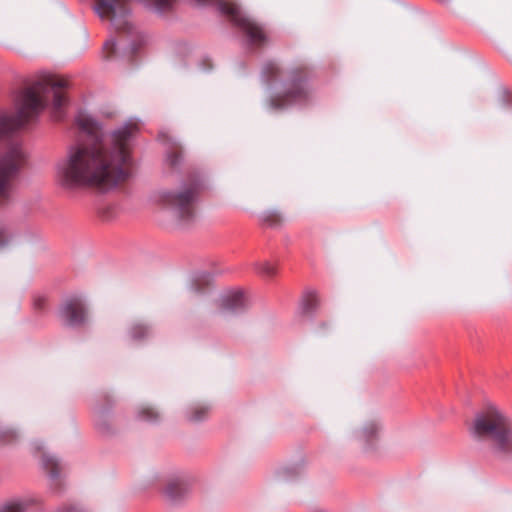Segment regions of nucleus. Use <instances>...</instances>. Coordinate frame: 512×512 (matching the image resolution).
<instances>
[{
	"instance_id": "1",
	"label": "nucleus",
	"mask_w": 512,
	"mask_h": 512,
	"mask_svg": "<svg viewBox=\"0 0 512 512\" xmlns=\"http://www.w3.org/2000/svg\"><path fill=\"white\" fill-rule=\"evenodd\" d=\"M79 129L93 140L70 146L55 166L58 183L69 189L93 187L108 192L131 175V137L136 125L126 123L110 134H103L95 117L85 111L76 116Z\"/></svg>"
},
{
	"instance_id": "2",
	"label": "nucleus",
	"mask_w": 512,
	"mask_h": 512,
	"mask_svg": "<svg viewBox=\"0 0 512 512\" xmlns=\"http://www.w3.org/2000/svg\"><path fill=\"white\" fill-rule=\"evenodd\" d=\"M68 87L65 78L51 74L41 76L31 86L25 88L15 99V112L0 109V139L24 126L46 106V95L53 93L55 117H60V109L66 98L62 90Z\"/></svg>"
},
{
	"instance_id": "3",
	"label": "nucleus",
	"mask_w": 512,
	"mask_h": 512,
	"mask_svg": "<svg viewBox=\"0 0 512 512\" xmlns=\"http://www.w3.org/2000/svg\"><path fill=\"white\" fill-rule=\"evenodd\" d=\"M471 433L475 437L490 440L496 453L512 455V421L498 407L489 405L477 414Z\"/></svg>"
},
{
	"instance_id": "4",
	"label": "nucleus",
	"mask_w": 512,
	"mask_h": 512,
	"mask_svg": "<svg viewBox=\"0 0 512 512\" xmlns=\"http://www.w3.org/2000/svg\"><path fill=\"white\" fill-rule=\"evenodd\" d=\"M135 2L156 13L171 10L176 0H94V11L102 19L115 22L117 17L128 13L127 4Z\"/></svg>"
},
{
	"instance_id": "5",
	"label": "nucleus",
	"mask_w": 512,
	"mask_h": 512,
	"mask_svg": "<svg viewBox=\"0 0 512 512\" xmlns=\"http://www.w3.org/2000/svg\"><path fill=\"white\" fill-rule=\"evenodd\" d=\"M25 153L19 144L11 145L0 154V204L8 201L12 192V180L24 160Z\"/></svg>"
},
{
	"instance_id": "6",
	"label": "nucleus",
	"mask_w": 512,
	"mask_h": 512,
	"mask_svg": "<svg viewBox=\"0 0 512 512\" xmlns=\"http://www.w3.org/2000/svg\"><path fill=\"white\" fill-rule=\"evenodd\" d=\"M226 22H230L239 28L254 45H260L266 42L267 34L265 30L247 17L240 6L233 1L226 0Z\"/></svg>"
},
{
	"instance_id": "7",
	"label": "nucleus",
	"mask_w": 512,
	"mask_h": 512,
	"mask_svg": "<svg viewBox=\"0 0 512 512\" xmlns=\"http://www.w3.org/2000/svg\"><path fill=\"white\" fill-rule=\"evenodd\" d=\"M250 306L251 297L244 288L235 286L226 289V319L243 314Z\"/></svg>"
},
{
	"instance_id": "8",
	"label": "nucleus",
	"mask_w": 512,
	"mask_h": 512,
	"mask_svg": "<svg viewBox=\"0 0 512 512\" xmlns=\"http://www.w3.org/2000/svg\"><path fill=\"white\" fill-rule=\"evenodd\" d=\"M60 316L67 325H78L84 321L85 312L79 299H70L64 303Z\"/></svg>"
},
{
	"instance_id": "9",
	"label": "nucleus",
	"mask_w": 512,
	"mask_h": 512,
	"mask_svg": "<svg viewBox=\"0 0 512 512\" xmlns=\"http://www.w3.org/2000/svg\"><path fill=\"white\" fill-rule=\"evenodd\" d=\"M252 269L259 277L271 280L278 275L279 265L276 261L263 259L253 262Z\"/></svg>"
},
{
	"instance_id": "10",
	"label": "nucleus",
	"mask_w": 512,
	"mask_h": 512,
	"mask_svg": "<svg viewBox=\"0 0 512 512\" xmlns=\"http://www.w3.org/2000/svg\"><path fill=\"white\" fill-rule=\"evenodd\" d=\"M210 414V407L197 404L190 408L187 413V418L189 421L198 422L205 419Z\"/></svg>"
},
{
	"instance_id": "11",
	"label": "nucleus",
	"mask_w": 512,
	"mask_h": 512,
	"mask_svg": "<svg viewBox=\"0 0 512 512\" xmlns=\"http://www.w3.org/2000/svg\"><path fill=\"white\" fill-rule=\"evenodd\" d=\"M318 305V297L315 292L309 291L304 294L301 308L306 314L313 312Z\"/></svg>"
},
{
	"instance_id": "12",
	"label": "nucleus",
	"mask_w": 512,
	"mask_h": 512,
	"mask_svg": "<svg viewBox=\"0 0 512 512\" xmlns=\"http://www.w3.org/2000/svg\"><path fill=\"white\" fill-rule=\"evenodd\" d=\"M26 503L20 499H13L5 502L0 512H24L26 510Z\"/></svg>"
},
{
	"instance_id": "13",
	"label": "nucleus",
	"mask_w": 512,
	"mask_h": 512,
	"mask_svg": "<svg viewBox=\"0 0 512 512\" xmlns=\"http://www.w3.org/2000/svg\"><path fill=\"white\" fill-rule=\"evenodd\" d=\"M182 492L183 487L179 482H172L165 489V495L171 500L176 499Z\"/></svg>"
},
{
	"instance_id": "14",
	"label": "nucleus",
	"mask_w": 512,
	"mask_h": 512,
	"mask_svg": "<svg viewBox=\"0 0 512 512\" xmlns=\"http://www.w3.org/2000/svg\"><path fill=\"white\" fill-rule=\"evenodd\" d=\"M43 466L52 477H56L58 475V463L53 457L45 455L43 457Z\"/></svg>"
},
{
	"instance_id": "15",
	"label": "nucleus",
	"mask_w": 512,
	"mask_h": 512,
	"mask_svg": "<svg viewBox=\"0 0 512 512\" xmlns=\"http://www.w3.org/2000/svg\"><path fill=\"white\" fill-rule=\"evenodd\" d=\"M378 430L379 425L375 422H371L363 428V436L366 438L372 437L378 432Z\"/></svg>"
},
{
	"instance_id": "16",
	"label": "nucleus",
	"mask_w": 512,
	"mask_h": 512,
	"mask_svg": "<svg viewBox=\"0 0 512 512\" xmlns=\"http://www.w3.org/2000/svg\"><path fill=\"white\" fill-rule=\"evenodd\" d=\"M195 194H196V189L193 188L191 190L181 192L178 195V198H179V201L181 203H187V202H190V201H192L194 199Z\"/></svg>"
},
{
	"instance_id": "17",
	"label": "nucleus",
	"mask_w": 512,
	"mask_h": 512,
	"mask_svg": "<svg viewBox=\"0 0 512 512\" xmlns=\"http://www.w3.org/2000/svg\"><path fill=\"white\" fill-rule=\"evenodd\" d=\"M140 416L144 420L152 421L157 418V413L152 408H144L140 411Z\"/></svg>"
},
{
	"instance_id": "18",
	"label": "nucleus",
	"mask_w": 512,
	"mask_h": 512,
	"mask_svg": "<svg viewBox=\"0 0 512 512\" xmlns=\"http://www.w3.org/2000/svg\"><path fill=\"white\" fill-rule=\"evenodd\" d=\"M15 438V433L11 430L0 429V442L9 443Z\"/></svg>"
},
{
	"instance_id": "19",
	"label": "nucleus",
	"mask_w": 512,
	"mask_h": 512,
	"mask_svg": "<svg viewBox=\"0 0 512 512\" xmlns=\"http://www.w3.org/2000/svg\"><path fill=\"white\" fill-rule=\"evenodd\" d=\"M115 41L114 40H108L106 43H105V50L108 51L107 53V57L110 56V53L114 50V47H115Z\"/></svg>"
},
{
	"instance_id": "20",
	"label": "nucleus",
	"mask_w": 512,
	"mask_h": 512,
	"mask_svg": "<svg viewBox=\"0 0 512 512\" xmlns=\"http://www.w3.org/2000/svg\"><path fill=\"white\" fill-rule=\"evenodd\" d=\"M289 97L296 101V99L299 97V93H291Z\"/></svg>"
},
{
	"instance_id": "21",
	"label": "nucleus",
	"mask_w": 512,
	"mask_h": 512,
	"mask_svg": "<svg viewBox=\"0 0 512 512\" xmlns=\"http://www.w3.org/2000/svg\"><path fill=\"white\" fill-rule=\"evenodd\" d=\"M66 512H79V511L74 507H70L66 510Z\"/></svg>"
}]
</instances>
